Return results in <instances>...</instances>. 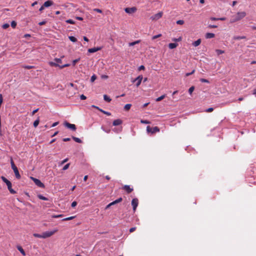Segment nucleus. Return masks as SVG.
<instances>
[{"instance_id": "1", "label": "nucleus", "mask_w": 256, "mask_h": 256, "mask_svg": "<svg viewBox=\"0 0 256 256\" xmlns=\"http://www.w3.org/2000/svg\"><path fill=\"white\" fill-rule=\"evenodd\" d=\"M246 16V12H238L236 16H232L230 22L232 23L238 21L245 17Z\"/></svg>"}, {"instance_id": "2", "label": "nucleus", "mask_w": 256, "mask_h": 256, "mask_svg": "<svg viewBox=\"0 0 256 256\" xmlns=\"http://www.w3.org/2000/svg\"><path fill=\"white\" fill-rule=\"evenodd\" d=\"M10 164H11L12 168L14 172L16 178L18 180L20 179V177H21L19 173L18 168L15 165L12 160H11Z\"/></svg>"}, {"instance_id": "3", "label": "nucleus", "mask_w": 256, "mask_h": 256, "mask_svg": "<svg viewBox=\"0 0 256 256\" xmlns=\"http://www.w3.org/2000/svg\"><path fill=\"white\" fill-rule=\"evenodd\" d=\"M160 130L158 126H154L150 127V126H147L146 127V132L148 134H154L156 132H159Z\"/></svg>"}, {"instance_id": "4", "label": "nucleus", "mask_w": 256, "mask_h": 256, "mask_svg": "<svg viewBox=\"0 0 256 256\" xmlns=\"http://www.w3.org/2000/svg\"><path fill=\"white\" fill-rule=\"evenodd\" d=\"M48 64L52 66H58L60 68V69H62L64 68L68 67L70 66V64H64L62 66H60L58 64L54 62H48Z\"/></svg>"}, {"instance_id": "5", "label": "nucleus", "mask_w": 256, "mask_h": 256, "mask_svg": "<svg viewBox=\"0 0 256 256\" xmlns=\"http://www.w3.org/2000/svg\"><path fill=\"white\" fill-rule=\"evenodd\" d=\"M64 125L65 126H66V128H70L73 131H75L76 129V126L75 124H70L66 121H65L64 122Z\"/></svg>"}, {"instance_id": "6", "label": "nucleus", "mask_w": 256, "mask_h": 256, "mask_svg": "<svg viewBox=\"0 0 256 256\" xmlns=\"http://www.w3.org/2000/svg\"><path fill=\"white\" fill-rule=\"evenodd\" d=\"M32 178V180L34 182V184L37 186H38V187H40V188H44V184L40 180H39L38 179H37L36 178Z\"/></svg>"}, {"instance_id": "7", "label": "nucleus", "mask_w": 256, "mask_h": 256, "mask_svg": "<svg viewBox=\"0 0 256 256\" xmlns=\"http://www.w3.org/2000/svg\"><path fill=\"white\" fill-rule=\"evenodd\" d=\"M56 232V230H54V231H46V232H44L42 233V234H43V238H47L51 236Z\"/></svg>"}, {"instance_id": "8", "label": "nucleus", "mask_w": 256, "mask_h": 256, "mask_svg": "<svg viewBox=\"0 0 256 256\" xmlns=\"http://www.w3.org/2000/svg\"><path fill=\"white\" fill-rule=\"evenodd\" d=\"M163 13L162 12H159L154 15L150 17V19H152V20H157L160 18H161L162 16Z\"/></svg>"}, {"instance_id": "9", "label": "nucleus", "mask_w": 256, "mask_h": 256, "mask_svg": "<svg viewBox=\"0 0 256 256\" xmlns=\"http://www.w3.org/2000/svg\"><path fill=\"white\" fill-rule=\"evenodd\" d=\"M143 79L142 76L140 75L138 76L136 78L132 80V82H136V86L138 87L141 84L142 81Z\"/></svg>"}, {"instance_id": "10", "label": "nucleus", "mask_w": 256, "mask_h": 256, "mask_svg": "<svg viewBox=\"0 0 256 256\" xmlns=\"http://www.w3.org/2000/svg\"><path fill=\"white\" fill-rule=\"evenodd\" d=\"M138 204V200L137 198H134L132 200V206L133 210H136Z\"/></svg>"}, {"instance_id": "11", "label": "nucleus", "mask_w": 256, "mask_h": 256, "mask_svg": "<svg viewBox=\"0 0 256 256\" xmlns=\"http://www.w3.org/2000/svg\"><path fill=\"white\" fill-rule=\"evenodd\" d=\"M6 184L8 186V190L12 194H16V192L12 188V184L10 180H8Z\"/></svg>"}, {"instance_id": "12", "label": "nucleus", "mask_w": 256, "mask_h": 256, "mask_svg": "<svg viewBox=\"0 0 256 256\" xmlns=\"http://www.w3.org/2000/svg\"><path fill=\"white\" fill-rule=\"evenodd\" d=\"M122 189L124 190L127 192V194L131 193L134 190L133 188H130L128 185H124L122 186Z\"/></svg>"}, {"instance_id": "13", "label": "nucleus", "mask_w": 256, "mask_h": 256, "mask_svg": "<svg viewBox=\"0 0 256 256\" xmlns=\"http://www.w3.org/2000/svg\"><path fill=\"white\" fill-rule=\"evenodd\" d=\"M124 10L128 14H132L136 10V8L135 7L126 8L124 9Z\"/></svg>"}, {"instance_id": "14", "label": "nucleus", "mask_w": 256, "mask_h": 256, "mask_svg": "<svg viewBox=\"0 0 256 256\" xmlns=\"http://www.w3.org/2000/svg\"><path fill=\"white\" fill-rule=\"evenodd\" d=\"M122 120L120 118H118L114 120L112 124L114 126H118L120 125L121 124H122Z\"/></svg>"}, {"instance_id": "15", "label": "nucleus", "mask_w": 256, "mask_h": 256, "mask_svg": "<svg viewBox=\"0 0 256 256\" xmlns=\"http://www.w3.org/2000/svg\"><path fill=\"white\" fill-rule=\"evenodd\" d=\"M101 49H102V48H100V47L91 48H89L88 50V52L90 53H93V52H96L98 50H100Z\"/></svg>"}, {"instance_id": "16", "label": "nucleus", "mask_w": 256, "mask_h": 256, "mask_svg": "<svg viewBox=\"0 0 256 256\" xmlns=\"http://www.w3.org/2000/svg\"><path fill=\"white\" fill-rule=\"evenodd\" d=\"M53 4H54V2L52 0H47L46 2H44V5L46 8H47V7H48V6H50L53 5Z\"/></svg>"}, {"instance_id": "17", "label": "nucleus", "mask_w": 256, "mask_h": 256, "mask_svg": "<svg viewBox=\"0 0 256 256\" xmlns=\"http://www.w3.org/2000/svg\"><path fill=\"white\" fill-rule=\"evenodd\" d=\"M16 248L23 256H26V252L21 246H17Z\"/></svg>"}, {"instance_id": "18", "label": "nucleus", "mask_w": 256, "mask_h": 256, "mask_svg": "<svg viewBox=\"0 0 256 256\" xmlns=\"http://www.w3.org/2000/svg\"><path fill=\"white\" fill-rule=\"evenodd\" d=\"M215 36V34L213 33H210L208 32L206 34V38H214Z\"/></svg>"}, {"instance_id": "19", "label": "nucleus", "mask_w": 256, "mask_h": 256, "mask_svg": "<svg viewBox=\"0 0 256 256\" xmlns=\"http://www.w3.org/2000/svg\"><path fill=\"white\" fill-rule=\"evenodd\" d=\"M178 44L176 43H170L168 44V47L170 49H174L177 47Z\"/></svg>"}, {"instance_id": "20", "label": "nucleus", "mask_w": 256, "mask_h": 256, "mask_svg": "<svg viewBox=\"0 0 256 256\" xmlns=\"http://www.w3.org/2000/svg\"><path fill=\"white\" fill-rule=\"evenodd\" d=\"M200 43H201V40L200 38H199L197 40L194 42L192 43V45L194 46H199L200 44Z\"/></svg>"}, {"instance_id": "21", "label": "nucleus", "mask_w": 256, "mask_h": 256, "mask_svg": "<svg viewBox=\"0 0 256 256\" xmlns=\"http://www.w3.org/2000/svg\"><path fill=\"white\" fill-rule=\"evenodd\" d=\"M140 42V40H138L134 41V42H130L128 44V46H134L136 44H139Z\"/></svg>"}, {"instance_id": "22", "label": "nucleus", "mask_w": 256, "mask_h": 256, "mask_svg": "<svg viewBox=\"0 0 256 256\" xmlns=\"http://www.w3.org/2000/svg\"><path fill=\"white\" fill-rule=\"evenodd\" d=\"M38 197L39 199L42 200H48V198H46L40 194L38 195Z\"/></svg>"}, {"instance_id": "23", "label": "nucleus", "mask_w": 256, "mask_h": 256, "mask_svg": "<svg viewBox=\"0 0 256 256\" xmlns=\"http://www.w3.org/2000/svg\"><path fill=\"white\" fill-rule=\"evenodd\" d=\"M39 122H40V120H39V117H38V118L34 122V128H36L38 126V125Z\"/></svg>"}, {"instance_id": "24", "label": "nucleus", "mask_w": 256, "mask_h": 256, "mask_svg": "<svg viewBox=\"0 0 256 256\" xmlns=\"http://www.w3.org/2000/svg\"><path fill=\"white\" fill-rule=\"evenodd\" d=\"M72 138L76 142H78V143H82V140L80 138H76V137H75V136H72Z\"/></svg>"}, {"instance_id": "25", "label": "nucleus", "mask_w": 256, "mask_h": 256, "mask_svg": "<svg viewBox=\"0 0 256 256\" xmlns=\"http://www.w3.org/2000/svg\"><path fill=\"white\" fill-rule=\"evenodd\" d=\"M131 106H132V104H126L124 107V110H126V111L130 109Z\"/></svg>"}, {"instance_id": "26", "label": "nucleus", "mask_w": 256, "mask_h": 256, "mask_svg": "<svg viewBox=\"0 0 256 256\" xmlns=\"http://www.w3.org/2000/svg\"><path fill=\"white\" fill-rule=\"evenodd\" d=\"M104 99L107 102H110L111 101V99L106 94H104Z\"/></svg>"}, {"instance_id": "27", "label": "nucleus", "mask_w": 256, "mask_h": 256, "mask_svg": "<svg viewBox=\"0 0 256 256\" xmlns=\"http://www.w3.org/2000/svg\"><path fill=\"white\" fill-rule=\"evenodd\" d=\"M64 58V56H62L60 58H55L54 60L57 62V64H61L62 62V58Z\"/></svg>"}, {"instance_id": "28", "label": "nucleus", "mask_w": 256, "mask_h": 256, "mask_svg": "<svg viewBox=\"0 0 256 256\" xmlns=\"http://www.w3.org/2000/svg\"><path fill=\"white\" fill-rule=\"evenodd\" d=\"M234 38L236 40H240L241 39H246V37L245 36H234Z\"/></svg>"}, {"instance_id": "29", "label": "nucleus", "mask_w": 256, "mask_h": 256, "mask_svg": "<svg viewBox=\"0 0 256 256\" xmlns=\"http://www.w3.org/2000/svg\"><path fill=\"white\" fill-rule=\"evenodd\" d=\"M75 218H76V216H72L68 217L66 218H64L62 220V221L70 220H73Z\"/></svg>"}, {"instance_id": "30", "label": "nucleus", "mask_w": 256, "mask_h": 256, "mask_svg": "<svg viewBox=\"0 0 256 256\" xmlns=\"http://www.w3.org/2000/svg\"><path fill=\"white\" fill-rule=\"evenodd\" d=\"M70 40V41H72V42H76L77 41V39L74 37V36H70L68 37Z\"/></svg>"}, {"instance_id": "31", "label": "nucleus", "mask_w": 256, "mask_h": 256, "mask_svg": "<svg viewBox=\"0 0 256 256\" xmlns=\"http://www.w3.org/2000/svg\"><path fill=\"white\" fill-rule=\"evenodd\" d=\"M216 52L218 55H220L221 54H222L224 52V50H216Z\"/></svg>"}, {"instance_id": "32", "label": "nucleus", "mask_w": 256, "mask_h": 256, "mask_svg": "<svg viewBox=\"0 0 256 256\" xmlns=\"http://www.w3.org/2000/svg\"><path fill=\"white\" fill-rule=\"evenodd\" d=\"M165 97H166V95L165 94L162 95V96H160L158 97V98H157L156 99V102H160V101L162 100H163Z\"/></svg>"}, {"instance_id": "33", "label": "nucleus", "mask_w": 256, "mask_h": 256, "mask_svg": "<svg viewBox=\"0 0 256 256\" xmlns=\"http://www.w3.org/2000/svg\"><path fill=\"white\" fill-rule=\"evenodd\" d=\"M34 236L35 237V238H43V234H34Z\"/></svg>"}, {"instance_id": "34", "label": "nucleus", "mask_w": 256, "mask_h": 256, "mask_svg": "<svg viewBox=\"0 0 256 256\" xmlns=\"http://www.w3.org/2000/svg\"><path fill=\"white\" fill-rule=\"evenodd\" d=\"M22 68H26V69H31L34 68L33 66H23Z\"/></svg>"}, {"instance_id": "35", "label": "nucleus", "mask_w": 256, "mask_h": 256, "mask_svg": "<svg viewBox=\"0 0 256 256\" xmlns=\"http://www.w3.org/2000/svg\"><path fill=\"white\" fill-rule=\"evenodd\" d=\"M194 86H191L189 89H188V92L190 93V94H192V92H194Z\"/></svg>"}, {"instance_id": "36", "label": "nucleus", "mask_w": 256, "mask_h": 256, "mask_svg": "<svg viewBox=\"0 0 256 256\" xmlns=\"http://www.w3.org/2000/svg\"><path fill=\"white\" fill-rule=\"evenodd\" d=\"M63 216V214H58V215H55L53 214L52 216V218H62Z\"/></svg>"}, {"instance_id": "37", "label": "nucleus", "mask_w": 256, "mask_h": 256, "mask_svg": "<svg viewBox=\"0 0 256 256\" xmlns=\"http://www.w3.org/2000/svg\"><path fill=\"white\" fill-rule=\"evenodd\" d=\"M96 79V76L95 74H93L90 78V81L93 82Z\"/></svg>"}, {"instance_id": "38", "label": "nucleus", "mask_w": 256, "mask_h": 256, "mask_svg": "<svg viewBox=\"0 0 256 256\" xmlns=\"http://www.w3.org/2000/svg\"><path fill=\"white\" fill-rule=\"evenodd\" d=\"M122 198H120L118 199L114 200V202L115 203V204H118V203L121 202L122 201Z\"/></svg>"}, {"instance_id": "39", "label": "nucleus", "mask_w": 256, "mask_h": 256, "mask_svg": "<svg viewBox=\"0 0 256 256\" xmlns=\"http://www.w3.org/2000/svg\"><path fill=\"white\" fill-rule=\"evenodd\" d=\"M70 166V164L68 163V164H66L62 168V170H66L68 168L69 166Z\"/></svg>"}, {"instance_id": "40", "label": "nucleus", "mask_w": 256, "mask_h": 256, "mask_svg": "<svg viewBox=\"0 0 256 256\" xmlns=\"http://www.w3.org/2000/svg\"><path fill=\"white\" fill-rule=\"evenodd\" d=\"M66 23H68V24H75V22L73 20H71V19H69V20H68L66 21Z\"/></svg>"}, {"instance_id": "41", "label": "nucleus", "mask_w": 256, "mask_h": 256, "mask_svg": "<svg viewBox=\"0 0 256 256\" xmlns=\"http://www.w3.org/2000/svg\"><path fill=\"white\" fill-rule=\"evenodd\" d=\"M200 80L202 82H206V83H210V82L208 80H206V79H204V78H200Z\"/></svg>"}, {"instance_id": "42", "label": "nucleus", "mask_w": 256, "mask_h": 256, "mask_svg": "<svg viewBox=\"0 0 256 256\" xmlns=\"http://www.w3.org/2000/svg\"><path fill=\"white\" fill-rule=\"evenodd\" d=\"M114 204H115V203L114 202H110V204H108L106 206V209H108V208H110V206H113Z\"/></svg>"}, {"instance_id": "43", "label": "nucleus", "mask_w": 256, "mask_h": 256, "mask_svg": "<svg viewBox=\"0 0 256 256\" xmlns=\"http://www.w3.org/2000/svg\"><path fill=\"white\" fill-rule=\"evenodd\" d=\"M80 60V58H78L77 59H76L72 61V65L75 66L76 64Z\"/></svg>"}, {"instance_id": "44", "label": "nucleus", "mask_w": 256, "mask_h": 256, "mask_svg": "<svg viewBox=\"0 0 256 256\" xmlns=\"http://www.w3.org/2000/svg\"><path fill=\"white\" fill-rule=\"evenodd\" d=\"M140 122L142 124H150V122H149V121H148L147 120H141Z\"/></svg>"}, {"instance_id": "45", "label": "nucleus", "mask_w": 256, "mask_h": 256, "mask_svg": "<svg viewBox=\"0 0 256 256\" xmlns=\"http://www.w3.org/2000/svg\"><path fill=\"white\" fill-rule=\"evenodd\" d=\"M16 26V22L15 21H12L11 22V26L12 28H15Z\"/></svg>"}, {"instance_id": "46", "label": "nucleus", "mask_w": 256, "mask_h": 256, "mask_svg": "<svg viewBox=\"0 0 256 256\" xmlns=\"http://www.w3.org/2000/svg\"><path fill=\"white\" fill-rule=\"evenodd\" d=\"M9 26H10V25L8 24H4L2 25V28L4 29H6V28H8Z\"/></svg>"}, {"instance_id": "47", "label": "nucleus", "mask_w": 256, "mask_h": 256, "mask_svg": "<svg viewBox=\"0 0 256 256\" xmlns=\"http://www.w3.org/2000/svg\"><path fill=\"white\" fill-rule=\"evenodd\" d=\"M176 24H178L182 25L184 24V21L183 20H178L176 21Z\"/></svg>"}, {"instance_id": "48", "label": "nucleus", "mask_w": 256, "mask_h": 256, "mask_svg": "<svg viewBox=\"0 0 256 256\" xmlns=\"http://www.w3.org/2000/svg\"><path fill=\"white\" fill-rule=\"evenodd\" d=\"M162 36V34H158V35H156V36H152V40H155L157 38H158Z\"/></svg>"}, {"instance_id": "49", "label": "nucleus", "mask_w": 256, "mask_h": 256, "mask_svg": "<svg viewBox=\"0 0 256 256\" xmlns=\"http://www.w3.org/2000/svg\"><path fill=\"white\" fill-rule=\"evenodd\" d=\"M1 179H2V180L4 182H5V183H6V182L8 180L7 178H6L4 176H1Z\"/></svg>"}, {"instance_id": "50", "label": "nucleus", "mask_w": 256, "mask_h": 256, "mask_svg": "<svg viewBox=\"0 0 256 256\" xmlns=\"http://www.w3.org/2000/svg\"><path fill=\"white\" fill-rule=\"evenodd\" d=\"M76 205H77V202L76 201H74L72 203L71 206L72 208H74Z\"/></svg>"}, {"instance_id": "51", "label": "nucleus", "mask_w": 256, "mask_h": 256, "mask_svg": "<svg viewBox=\"0 0 256 256\" xmlns=\"http://www.w3.org/2000/svg\"><path fill=\"white\" fill-rule=\"evenodd\" d=\"M58 124H59L58 122H55L54 124H52V125H51L50 127V128L54 127V126H56Z\"/></svg>"}, {"instance_id": "52", "label": "nucleus", "mask_w": 256, "mask_h": 256, "mask_svg": "<svg viewBox=\"0 0 256 256\" xmlns=\"http://www.w3.org/2000/svg\"><path fill=\"white\" fill-rule=\"evenodd\" d=\"M194 72H195V70H193L191 72L186 73V76H190V75H191V74H193Z\"/></svg>"}, {"instance_id": "53", "label": "nucleus", "mask_w": 256, "mask_h": 256, "mask_svg": "<svg viewBox=\"0 0 256 256\" xmlns=\"http://www.w3.org/2000/svg\"><path fill=\"white\" fill-rule=\"evenodd\" d=\"M136 230V227H132V228H130V232H134V231H135V230Z\"/></svg>"}, {"instance_id": "54", "label": "nucleus", "mask_w": 256, "mask_h": 256, "mask_svg": "<svg viewBox=\"0 0 256 256\" xmlns=\"http://www.w3.org/2000/svg\"><path fill=\"white\" fill-rule=\"evenodd\" d=\"M94 10L95 12H99V13L102 12V10L99 8H94Z\"/></svg>"}, {"instance_id": "55", "label": "nucleus", "mask_w": 256, "mask_h": 256, "mask_svg": "<svg viewBox=\"0 0 256 256\" xmlns=\"http://www.w3.org/2000/svg\"><path fill=\"white\" fill-rule=\"evenodd\" d=\"M68 160V158H65L64 160L61 162V164H64L65 162H66Z\"/></svg>"}, {"instance_id": "56", "label": "nucleus", "mask_w": 256, "mask_h": 256, "mask_svg": "<svg viewBox=\"0 0 256 256\" xmlns=\"http://www.w3.org/2000/svg\"><path fill=\"white\" fill-rule=\"evenodd\" d=\"M80 99L82 100H84L86 99V96H84V94H82L80 96Z\"/></svg>"}, {"instance_id": "57", "label": "nucleus", "mask_w": 256, "mask_h": 256, "mask_svg": "<svg viewBox=\"0 0 256 256\" xmlns=\"http://www.w3.org/2000/svg\"><path fill=\"white\" fill-rule=\"evenodd\" d=\"M46 21H42V22H40L38 23V24H39L40 26H42V25H44V24H46Z\"/></svg>"}, {"instance_id": "58", "label": "nucleus", "mask_w": 256, "mask_h": 256, "mask_svg": "<svg viewBox=\"0 0 256 256\" xmlns=\"http://www.w3.org/2000/svg\"><path fill=\"white\" fill-rule=\"evenodd\" d=\"M70 138H64L62 139V140H63L64 142H68V141H70Z\"/></svg>"}, {"instance_id": "59", "label": "nucleus", "mask_w": 256, "mask_h": 256, "mask_svg": "<svg viewBox=\"0 0 256 256\" xmlns=\"http://www.w3.org/2000/svg\"><path fill=\"white\" fill-rule=\"evenodd\" d=\"M213 110V108H210L206 110V112H211Z\"/></svg>"}, {"instance_id": "60", "label": "nucleus", "mask_w": 256, "mask_h": 256, "mask_svg": "<svg viewBox=\"0 0 256 256\" xmlns=\"http://www.w3.org/2000/svg\"><path fill=\"white\" fill-rule=\"evenodd\" d=\"M102 78V79H106L108 78V76L106 75H102L101 76Z\"/></svg>"}, {"instance_id": "61", "label": "nucleus", "mask_w": 256, "mask_h": 256, "mask_svg": "<svg viewBox=\"0 0 256 256\" xmlns=\"http://www.w3.org/2000/svg\"><path fill=\"white\" fill-rule=\"evenodd\" d=\"M210 19L212 20H218V18H214V17H211L210 18Z\"/></svg>"}, {"instance_id": "62", "label": "nucleus", "mask_w": 256, "mask_h": 256, "mask_svg": "<svg viewBox=\"0 0 256 256\" xmlns=\"http://www.w3.org/2000/svg\"><path fill=\"white\" fill-rule=\"evenodd\" d=\"M76 20H83L82 18L80 17V16H76Z\"/></svg>"}, {"instance_id": "63", "label": "nucleus", "mask_w": 256, "mask_h": 256, "mask_svg": "<svg viewBox=\"0 0 256 256\" xmlns=\"http://www.w3.org/2000/svg\"><path fill=\"white\" fill-rule=\"evenodd\" d=\"M173 40L175 42H179L181 40V38H174Z\"/></svg>"}, {"instance_id": "64", "label": "nucleus", "mask_w": 256, "mask_h": 256, "mask_svg": "<svg viewBox=\"0 0 256 256\" xmlns=\"http://www.w3.org/2000/svg\"><path fill=\"white\" fill-rule=\"evenodd\" d=\"M252 94L256 96V88L253 90Z\"/></svg>"}]
</instances>
